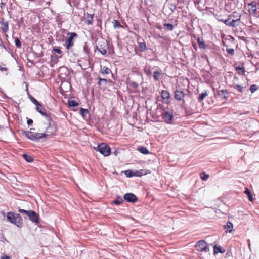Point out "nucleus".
<instances>
[{
    "instance_id": "obj_1",
    "label": "nucleus",
    "mask_w": 259,
    "mask_h": 259,
    "mask_svg": "<svg viewBox=\"0 0 259 259\" xmlns=\"http://www.w3.org/2000/svg\"><path fill=\"white\" fill-rule=\"evenodd\" d=\"M7 218L10 222L14 224L17 227H22L23 221L20 214L12 212H8L7 213Z\"/></svg>"
},
{
    "instance_id": "obj_2",
    "label": "nucleus",
    "mask_w": 259,
    "mask_h": 259,
    "mask_svg": "<svg viewBox=\"0 0 259 259\" xmlns=\"http://www.w3.org/2000/svg\"><path fill=\"white\" fill-rule=\"evenodd\" d=\"M95 149L104 156H109L111 153L110 147L105 143L99 144L97 147H95Z\"/></svg>"
},
{
    "instance_id": "obj_3",
    "label": "nucleus",
    "mask_w": 259,
    "mask_h": 259,
    "mask_svg": "<svg viewBox=\"0 0 259 259\" xmlns=\"http://www.w3.org/2000/svg\"><path fill=\"white\" fill-rule=\"evenodd\" d=\"M23 134L28 139L32 140H39L46 137V135L44 134L34 133L31 131H24Z\"/></svg>"
},
{
    "instance_id": "obj_4",
    "label": "nucleus",
    "mask_w": 259,
    "mask_h": 259,
    "mask_svg": "<svg viewBox=\"0 0 259 259\" xmlns=\"http://www.w3.org/2000/svg\"><path fill=\"white\" fill-rule=\"evenodd\" d=\"M248 12L250 15L254 17H259V10L257 8V4L253 1L248 4Z\"/></svg>"
},
{
    "instance_id": "obj_5",
    "label": "nucleus",
    "mask_w": 259,
    "mask_h": 259,
    "mask_svg": "<svg viewBox=\"0 0 259 259\" xmlns=\"http://www.w3.org/2000/svg\"><path fill=\"white\" fill-rule=\"evenodd\" d=\"M67 35H69V37L66 40L65 46L66 49L69 50L73 46L74 42L73 39L74 37H77V34L75 32H69Z\"/></svg>"
},
{
    "instance_id": "obj_6",
    "label": "nucleus",
    "mask_w": 259,
    "mask_h": 259,
    "mask_svg": "<svg viewBox=\"0 0 259 259\" xmlns=\"http://www.w3.org/2000/svg\"><path fill=\"white\" fill-rule=\"evenodd\" d=\"M196 248L198 251L200 252L209 251V248L207 247V243L204 240H200L198 241L196 245Z\"/></svg>"
},
{
    "instance_id": "obj_7",
    "label": "nucleus",
    "mask_w": 259,
    "mask_h": 259,
    "mask_svg": "<svg viewBox=\"0 0 259 259\" xmlns=\"http://www.w3.org/2000/svg\"><path fill=\"white\" fill-rule=\"evenodd\" d=\"M123 199L127 202L134 203L137 201V196L133 193H127L123 196Z\"/></svg>"
},
{
    "instance_id": "obj_8",
    "label": "nucleus",
    "mask_w": 259,
    "mask_h": 259,
    "mask_svg": "<svg viewBox=\"0 0 259 259\" xmlns=\"http://www.w3.org/2000/svg\"><path fill=\"white\" fill-rule=\"evenodd\" d=\"M29 220L35 224L39 223V215L33 210H29V214L28 215Z\"/></svg>"
},
{
    "instance_id": "obj_9",
    "label": "nucleus",
    "mask_w": 259,
    "mask_h": 259,
    "mask_svg": "<svg viewBox=\"0 0 259 259\" xmlns=\"http://www.w3.org/2000/svg\"><path fill=\"white\" fill-rule=\"evenodd\" d=\"M56 128L54 126V125L52 124L51 122L49 121L48 126L46 128V131H45V133H44L46 135V137L48 136H51L53 135L56 132Z\"/></svg>"
},
{
    "instance_id": "obj_10",
    "label": "nucleus",
    "mask_w": 259,
    "mask_h": 259,
    "mask_svg": "<svg viewBox=\"0 0 259 259\" xmlns=\"http://www.w3.org/2000/svg\"><path fill=\"white\" fill-rule=\"evenodd\" d=\"M162 118L167 123H171L173 119L172 113L165 111L162 114Z\"/></svg>"
},
{
    "instance_id": "obj_11",
    "label": "nucleus",
    "mask_w": 259,
    "mask_h": 259,
    "mask_svg": "<svg viewBox=\"0 0 259 259\" xmlns=\"http://www.w3.org/2000/svg\"><path fill=\"white\" fill-rule=\"evenodd\" d=\"M185 97V93L183 91L176 89L174 92V97L178 101L183 100Z\"/></svg>"
},
{
    "instance_id": "obj_12",
    "label": "nucleus",
    "mask_w": 259,
    "mask_h": 259,
    "mask_svg": "<svg viewBox=\"0 0 259 259\" xmlns=\"http://www.w3.org/2000/svg\"><path fill=\"white\" fill-rule=\"evenodd\" d=\"M0 24L1 25V29H2L3 31L5 33L7 32L9 30L8 22L5 21L4 18H2L0 21Z\"/></svg>"
},
{
    "instance_id": "obj_13",
    "label": "nucleus",
    "mask_w": 259,
    "mask_h": 259,
    "mask_svg": "<svg viewBox=\"0 0 259 259\" xmlns=\"http://www.w3.org/2000/svg\"><path fill=\"white\" fill-rule=\"evenodd\" d=\"M97 49L98 51L102 55H106L107 53V47L106 42H103V44H101L99 46L97 47Z\"/></svg>"
},
{
    "instance_id": "obj_14",
    "label": "nucleus",
    "mask_w": 259,
    "mask_h": 259,
    "mask_svg": "<svg viewBox=\"0 0 259 259\" xmlns=\"http://www.w3.org/2000/svg\"><path fill=\"white\" fill-rule=\"evenodd\" d=\"M226 94H227V90H221L220 91H218L215 94V96H217L218 97L224 99H227V97L226 96Z\"/></svg>"
},
{
    "instance_id": "obj_15",
    "label": "nucleus",
    "mask_w": 259,
    "mask_h": 259,
    "mask_svg": "<svg viewBox=\"0 0 259 259\" xmlns=\"http://www.w3.org/2000/svg\"><path fill=\"white\" fill-rule=\"evenodd\" d=\"M161 96L163 100L167 101L170 98V93L166 90H162L161 92Z\"/></svg>"
},
{
    "instance_id": "obj_16",
    "label": "nucleus",
    "mask_w": 259,
    "mask_h": 259,
    "mask_svg": "<svg viewBox=\"0 0 259 259\" xmlns=\"http://www.w3.org/2000/svg\"><path fill=\"white\" fill-rule=\"evenodd\" d=\"M100 72L103 74H109L111 71V70L106 66H101Z\"/></svg>"
},
{
    "instance_id": "obj_17",
    "label": "nucleus",
    "mask_w": 259,
    "mask_h": 259,
    "mask_svg": "<svg viewBox=\"0 0 259 259\" xmlns=\"http://www.w3.org/2000/svg\"><path fill=\"white\" fill-rule=\"evenodd\" d=\"M139 49L141 52H144L147 49L146 44L144 42H138Z\"/></svg>"
},
{
    "instance_id": "obj_18",
    "label": "nucleus",
    "mask_w": 259,
    "mask_h": 259,
    "mask_svg": "<svg viewBox=\"0 0 259 259\" xmlns=\"http://www.w3.org/2000/svg\"><path fill=\"white\" fill-rule=\"evenodd\" d=\"M162 74V71L160 69L158 71H155L154 72L153 78L155 81H158L159 79L160 76Z\"/></svg>"
},
{
    "instance_id": "obj_19",
    "label": "nucleus",
    "mask_w": 259,
    "mask_h": 259,
    "mask_svg": "<svg viewBox=\"0 0 259 259\" xmlns=\"http://www.w3.org/2000/svg\"><path fill=\"white\" fill-rule=\"evenodd\" d=\"M240 18L237 19L236 20L233 19L231 21H230V27H235L237 26L240 23Z\"/></svg>"
},
{
    "instance_id": "obj_20",
    "label": "nucleus",
    "mask_w": 259,
    "mask_h": 259,
    "mask_svg": "<svg viewBox=\"0 0 259 259\" xmlns=\"http://www.w3.org/2000/svg\"><path fill=\"white\" fill-rule=\"evenodd\" d=\"M225 228L227 229L226 232L231 233L233 230V224L230 222H228Z\"/></svg>"
},
{
    "instance_id": "obj_21",
    "label": "nucleus",
    "mask_w": 259,
    "mask_h": 259,
    "mask_svg": "<svg viewBox=\"0 0 259 259\" xmlns=\"http://www.w3.org/2000/svg\"><path fill=\"white\" fill-rule=\"evenodd\" d=\"M138 150L142 154H148L149 153V150L146 147L141 146L138 148Z\"/></svg>"
},
{
    "instance_id": "obj_22",
    "label": "nucleus",
    "mask_w": 259,
    "mask_h": 259,
    "mask_svg": "<svg viewBox=\"0 0 259 259\" xmlns=\"http://www.w3.org/2000/svg\"><path fill=\"white\" fill-rule=\"evenodd\" d=\"M117 199L114 200L113 201V203L115 205H120L123 202V200H122L121 196H117Z\"/></svg>"
},
{
    "instance_id": "obj_23",
    "label": "nucleus",
    "mask_w": 259,
    "mask_h": 259,
    "mask_svg": "<svg viewBox=\"0 0 259 259\" xmlns=\"http://www.w3.org/2000/svg\"><path fill=\"white\" fill-rule=\"evenodd\" d=\"M199 47L200 48L205 49L206 48V45L203 39H201L199 37L197 39Z\"/></svg>"
},
{
    "instance_id": "obj_24",
    "label": "nucleus",
    "mask_w": 259,
    "mask_h": 259,
    "mask_svg": "<svg viewBox=\"0 0 259 259\" xmlns=\"http://www.w3.org/2000/svg\"><path fill=\"white\" fill-rule=\"evenodd\" d=\"M128 84L130 87L134 90H136L138 87V83L132 80H128Z\"/></svg>"
},
{
    "instance_id": "obj_25",
    "label": "nucleus",
    "mask_w": 259,
    "mask_h": 259,
    "mask_svg": "<svg viewBox=\"0 0 259 259\" xmlns=\"http://www.w3.org/2000/svg\"><path fill=\"white\" fill-rule=\"evenodd\" d=\"M68 105L70 107H75L78 106L79 104L76 100H69Z\"/></svg>"
},
{
    "instance_id": "obj_26",
    "label": "nucleus",
    "mask_w": 259,
    "mask_h": 259,
    "mask_svg": "<svg viewBox=\"0 0 259 259\" xmlns=\"http://www.w3.org/2000/svg\"><path fill=\"white\" fill-rule=\"evenodd\" d=\"M80 114L84 119H85L86 115L89 114V110L88 109L81 108L80 109Z\"/></svg>"
},
{
    "instance_id": "obj_27",
    "label": "nucleus",
    "mask_w": 259,
    "mask_h": 259,
    "mask_svg": "<svg viewBox=\"0 0 259 259\" xmlns=\"http://www.w3.org/2000/svg\"><path fill=\"white\" fill-rule=\"evenodd\" d=\"M23 157L27 162L29 163H31L33 161V158L31 156L26 154H23Z\"/></svg>"
},
{
    "instance_id": "obj_28",
    "label": "nucleus",
    "mask_w": 259,
    "mask_h": 259,
    "mask_svg": "<svg viewBox=\"0 0 259 259\" xmlns=\"http://www.w3.org/2000/svg\"><path fill=\"white\" fill-rule=\"evenodd\" d=\"M208 95L207 91L202 93L198 97V100L199 102H202L203 99Z\"/></svg>"
},
{
    "instance_id": "obj_29",
    "label": "nucleus",
    "mask_w": 259,
    "mask_h": 259,
    "mask_svg": "<svg viewBox=\"0 0 259 259\" xmlns=\"http://www.w3.org/2000/svg\"><path fill=\"white\" fill-rule=\"evenodd\" d=\"M244 193L247 195L249 200L251 202L253 201V197L251 194V192L247 188H245Z\"/></svg>"
},
{
    "instance_id": "obj_30",
    "label": "nucleus",
    "mask_w": 259,
    "mask_h": 259,
    "mask_svg": "<svg viewBox=\"0 0 259 259\" xmlns=\"http://www.w3.org/2000/svg\"><path fill=\"white\" fill-rule=\"evenodd\" d=\"M99 81L98 83L99 85H101L102 84L105 87L107 83V80L106 79L99 78Z\"/></svg>"
},
{
    "instance_id": "obj_31",
    "label": "nucleus",
    "mask_w": 259,
    "mask_h": 259,
    "mask_svg": "<svg viewBox=\"0 0 259 259\" xmlns=\"http://www.w3.org/2000/svg\"><path fill=\"white\" fill-rule=\"evenodd\" d=\"M125 174L127 177H132L134 176H138L131 170H127L125 171Z\"/></svg>"
},
{
    "instance_id": "obj_32",
    "label": "nucleus",
    "mask_w": 259,
    "mask_h": 259,
    "mask_svg": "<svg viewBox=\"0 0 259 259\" xmlns=\"http://www.w3.org/2000/svg\"><path fill=\"white\" fill-rule=\"evenodd\" d=\"M232 17H234V14L233 15H229L228 16V19L224 20V23L226 25H227L228 26H230V20L232 19Z\"/></svg>"
},
{
    "instance_id": "obj_33",
    "label": "nucleus",
    "mask_w": 259,
    "mask_h": 259,
    "mask_svg": "<svg viewBox=\"0 0 259 259\" xmlns=\"http://www.w3.org/2000/svg\"><path fill=\"white\" fill-rule=\"evenodd\" d=\"M237 73L239 75H243L245 73V70L243 67H238L236 68Z\"/></svg>"
},
{
    "instance_id": "obj_34",
    "label": "nucleus",
    "mask_w": 259,
    "mask_h": 259,
    "mask_svg": "<svg viewBox=\"0 0 259 259\" xmlns=\"http://www.w3.org/2000/svg\"><path fill=\"white\" fill-rule=\"evenodd\" d=\"M222 250V247L221 246H219V247H217L216 246H214L213 251H214V254H217L219 252H221V253L223 252L224 251H223Z\"/></svg>"
},
{
    "instance_id": "obj_35",
    "label": "nucleus",
    "mask_w": 259,
    "mask_h": 259,
    "mask_svg": "<svg viewBox=\"0 0 259 259\" xmlns=\"http://www.w3.org/2000/svg\"><path fill=\"white\" fill-rule=\"evenodd\" d=\"M36 109L37 110V111L40 113L41 114L42 116L46 117H48V115L47 114L43 111L39 107V106H36Z\"/></svg>"
},
{
    "instance_id": "obj_36",
    "label": "nucleus",
    "mask_w": 259,
    "mask_h": 259,
    "mask_svg": "<svg viewBox=\"0 0 259 259\" xmlns=\"http://www.w3.org/2000/svg\"><path fill=\"white\" fill-rule=\"evenodd\" d=\"M164 26L165 28L167 30L172 31L174 29L173 25L170 24H165Z\"/></svg>"
},
{
    "instance_id": "obj_37",
    "label": "nucleus",
    "mask_w": 259,
    "mask_h": 259,
    "mask_svg": "<svg viewBox=\"0 0 259 259\" xmlns=\"http://www.w3.org/2000/svg\"><path fill=\"white\" fill-rule=\"evenodd\" d=\"M200 176L201 178L204 181L207 180V179L209 178V175L205 172L201 173L200 174Z\"/></svg>"
},
{
    "instance_id": "obj_38",
    "label": "nucleus",
    "mask_w": 259,
    "mask_h": 259,
    "mask_svg": "<svg viewBox=\"0 0 259 259\" xmlns=\"http://www.w3.org/2000/svg\"><path fill=\"white\" fill-rule=\"evenodd\" d=\"M257 90V87L255 84H252L250 87V90L252 93H254Z\"/></svg>"
},
{
    "instance_id": "obj_39",
    "label": "nucleus",
    "mask_w": 259,
    "mask_h": 259,
    "mask_svg": "<svg viewBox=\"0 0 259 259\" xmlns=\"http://www.w3.org/2000/svg\"><path fill=\"white\" fill-rule=\"evenodd\" d=\"M15 42L16 46L18 48H21V42H20V40L18 38H15Z\"/></svg>"
},
{
    "instance_id": "obj_40",
    "label": "nucleus",
    "mask_w": 259,
    "mask_h": 259,
    "mask_svg": "<svg viewBox=\"0 0 259 259\" xmlns=\"http://www.w3.org/2000/svg\"><path fill=\"white\" fill-rule=\"evenodd\" d=\"M31 100L32 102H33L34 104L36 105V106H41V104L37 101V100L34 99L33 97H31Z\"/></svg>"
},
{
    "instance_id": "obj_41",
    "label": "nucleus",
    "mask_w": 259,
    "mask_h": 259,
    "mask_svg": "<svg viewBox=\"0 0 259 259\" xmlns=\"http://www.w3.org/2000/svg\"><path fill=\"white\" fill-rule=\"evenodd\" d=\"M18 211H19V212L22 213H24V214H25L27 216L29 214V210H24V209H19Z\"/></svg>"
},
{
    "instance_id": "obj_42",
    "label": "nucleus",
    "mask_w": 259,
    "mask_h": 259,
    "mask_svg": "<svg viewBox=\"0 0 259 259\" xmlns=\"http://www.w3.org/2000/svg\"><path fill=\"white\" fill-rule=\"evenodd\" d=\"M234 88L240 93H242L243 91V87L241 85L236 84L235 85Z\"/></svg>"
},
{
    "instance_id": "obj_43",
    "label": "nucleus",
    "mask_w": 259,
    "mask_h": 259,
    "mask_svg": "<svg viewBox=\"0 0 259 259\" xmlns=\"http://www.w3.org/2000/svg\"><path fill=\"white\" fill-rule=\"evenodd\" d=\"M226 51L230 55H233L234 54V50L232 48L227 49Z\"/></svg>"
},
{
    "instance_id": "obj_44",
    "label": "nucleus",
    "mask_w": 259,
    "mask_h": 259,
    "mask_svg": "<svg viewBox=\"0 0 259 259\" xmlns=\"http://www.w3.org/2000/svg\"><path fill=\"white\" fill-rule=\"evenodd\" d=\"M120 24H119V22L117 20H114V27L115 28H117V27H120Z\"/></svg>"
},
{
    "instance_id": "obj_45",
    "label": "nucleus",
    "mask_w": 259,
    "mask_h": 259,
    "mask_svg": "<svg viewBox=\"0 0 259 259\" xmlns=\"http://www.w3.org/2000/svg\"><path fill=\"white\" fill-rule=\"evenodd\" d=\"M53 51H54L55 52H56L59 54H60L62 53L61 50L59 48H54L53 49Z\"/></svg>"
},
{
    "instance_id": "obj_46",
    "label": "nucleus",
    "mask_w": 259,
    "mask_h": 259,
    "mask_svg": "<svg viewBox=\"0 0 259 259\" xmlns=\"http://www.w3.org/2000/svg\"><path fill=\"white\" fill-rule=\"evenodd\" d=\"M27 123L28 125H30L33 123V120L31 119H29L27 121Z\"/></svg>"
},
{
    "instance_id": "obj_47",
    "label": "nucleus",
    "mask_w": 259,
    "mask_h": 259,
    "mask_svg": "<svg viewBox=\"0 0 259 259\" xmlns=\"http://www.w3.org/2000/svg\"><path fill=\"white\" fill-rule=\"evenodd\" d=\"M10 257L7 255H5L4 256H2L1 259H9Z\"/></svg>"
},
{
    "instance_id": "obj_48",
    "label": "nucleus",
    "mask_w": 259,
    "mask_h": 259,
    "mask_svg": "<svg viewBox=\"0 0 259 259\" xmlns=\"http://www.w3.org/2000/svg\"><path fill=\"white\" fill-rule=\"evenodd\" d=\"M6 5V3H4V2H1V4H0V7H1V8H3V7Z\"/></svg>"
},
{
    "instance_id": "obj_49",
    "label": "nucleus",
    "mask_w": 259,
    "mask_h": 259,
    "mask_svg": "<svg viewBox=\"0 0 259 259\" xmlns=\"http://www.w3.org/2000/svg\"><path fill=\"white\" fill-rule=\"evenodd\" d=\"M0 70L1 71H6L7 70V68H5V67H0Z\"/></svg>"
},
{
    "instance_id": "obj_50",
    "label": "nucleus",
    "mask_w": 259,
    "mask_h": 259,
    "mask_svg": "<svg viewBox=\"0 0 259 259\" xmlns=\"http://www.w3.org/2000/svg\"><path fill=\"white\" fill-rule=\"evenodd\" d=\"M218 21H220V22H224V20H223V19H217Z\"/></svg>"
},
{
    "instance_id": "obj_51",
    "label": "nucleus",
    "mask_w": 259,
    "mask_h": 259,
    "mask_svg": "<svg viewBox=\"0 0 259 259\" xmlns=\"http://www.w3.org/2000/svg\"><path fill=\"white\" fill-rule=\"evenodd\" d=\"M3 44L2 39L0 38V46H2Z\"/></svg>"
},
{
    "instance_id": "obj_52",
    "label": "nucleus",
    "mask_w": 259,
    "mask_h": 259,
    "mask_svg": "<svg viewBox=\"0 0 259 259\" xmlns=\"http://www.w3.org/2000/svg\"><path fill=\"white\" fill-rule=\"evenodd\" d=\"M2 46L3 48H4L5 49H7V48H6V46H4V45H2V46Z\"/></svg>"
},
{
    "instance_id": "obj_53",
    "label": "nucleus",
    "mask_w": 259,
    "mask_h": 259,
    "mask_svg": "<svg viewBox=\"0 0 259 259\" xmlns=\"http://www.w3.org/2000/svg\"><path fill=\"white\" fill-rule=\"evenodd\" d=\"M257 10H259V3L257 4Z\"/></svg>"
},
{
    "instance_id": "obj_54",
    "label": "nucleus",
    "mask_w": 259,
    "mask_h": 259,
    "mask_svg": "<svg viewBox=\"0 0 259 259\" xmlns=\"http://www.w3.org/2000/svg\"><path fill=\"white\" fill-rule=\"evenodd\" d=\"M67 1H68V3L70 5L71 4L70 0H67Z\"/></svg>"
},
{
    "instance_id": "obj_55",
    "label": "nucleus",
    "mask_w": 259,
    "mask_h": 259,
    "mask_svg": "<svg viewBox=\"0 0 259 259\" xmlns=\"http://www.w3.org/2000/svg\"><path fill=\"white\" fill-rule=\"evenodd\" d=\"M193 47H194V48H195V49L196 48L197 46H196V45H193Z\"/></svg>"
},
{
    "instance_id": "obj_56",
    "label": "nucleus",
    "mask_w": 259,
    "mask_h": 259,
    "mask_svg": "<svg viewBox=\"0 0 259 259\" xmlns=\"http://www.w3.org/2000/svg\"><path fill=\"white\" fill-rule=\"evenodd\" d=\"M151 74V72H150V71H149V72L147 73V74H148V75H149V74Z\"/></svg>"
},
{
    "instance_id": "obj_57",
    "label": "nucleus",
    "mask_w": 259,
    "mask_h": 259,
    "mask_svg": "<svg viewBox=\"0 0 259 259\" xmlns=\"http://www.w3.org/2000/svg\"><path fill=\"white\" fill-rule=\"evenodd\" d=\"M88 24H91V22H90V21H88Z\"/></svg>"
},
{
    "instance_id": "obj_58",
    "label": "nucleus",
    "mask_w": 259,
    "mask_h": 259,
    "mask_svg": "<svg viewBox=\"0 0 259 259\" xmlns=\"http://www.w3.org/2000/svg\"><path fill=\"white\" fill-rule=\"evenodd\" d=\"M232 1H235V0H231Z\"/></svg>"
}]
</instances>
